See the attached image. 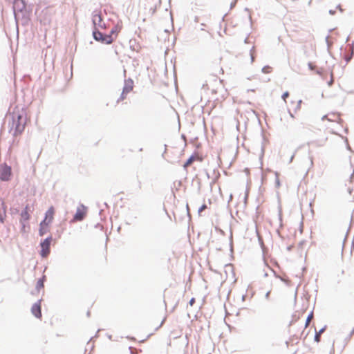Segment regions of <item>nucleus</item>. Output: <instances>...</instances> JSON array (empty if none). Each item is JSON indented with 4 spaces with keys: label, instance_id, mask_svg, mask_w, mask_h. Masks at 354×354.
Instances as JSON below:
<instances>
[{
    "label": "nucleus",
    "instance_id": "nucleus-1",
    "mask_svg": "<svg viewBox=\"0 0 354 354\" xmlns=\"http://www.w3.org/2000/svg\"><path fill=\"white\" fill-rule=\"evenodd\" d=\"M28 122L26 111L24 109H15L12 113V128L14 135H20L25 129Z\"/></svg>",
    "mask_w": 354,
    "mask_h": 354
},
{
    "label": "nucleus",
    "instance_id": "nucleus-2",
    "mask_svg": "<svg viewBox=\"0 0 354 354\" xmlns=\"http://www.w3.org/2000/svg\"><path fill=\"white\" fill-rule=\"evenodd\" d=\"M304 313V311H296L293 314L292 320L290 321V322L289 324V332L290 333H299L301 335L304 332V330L308 326L310 322L313 319V312H310V313L308 315L304 326H303V324H301V326L297 330L295 329V325L299 322L300 317L303 315Z\"/></svg>",
    "mask_w": 354,
    "mask_h": 354
},
{
    "label": "nucleus",
    "instance_id": "nucleus-3",
    "mask_svg": "<svg viewBox=\"0 0 354 354\" xmlns=\"http://www.w3.org/2000/svg\"><path fill=\"white\" fill-rule=\"evenodd\" d=\"M93 37L96 41L106 44H111L114 41V37L112 35H103L100 31H94Z\"/></svg>",
    "mask_w": 354,
    "mask_h": 354
},
{
    "label": "nucleus",
    "instance_id": "nucleus-4",
    "mask_svg": "<svg viewBox=\"0 0 354 354\" xmlns=\"http://www.w3.org/2000/svg\"><path fill=\"white\" fill-rule=\"evenodd\" d=\"M30 201V203H27L24 209L21 213V222L27 221L30 219L29 212H32L36 200L35 198H32Z\"/></svg>",
    "mask_w": 354,
    "mask_h": 354
},
{
    "label": "nucleus",
    "instance_id": "nucleus-5",
    "mask_svg": "<svg viewBox=\"0 0 354 354\" xmlns=\"http://www.w3.org/2000/svg\"><path fill=\"white\" fill-rule=\"evenodd\" d=\"M11 174L10 167L5 164H0V180L8 181L10 180Z\"/></svg>",
    "mask_w": 354,
    "mask_h": 354
},
{
    "label": "nucleus",
    "instance_id": "nucleus-6",
    "mask_svg": "<svg viewBox=\"0 0 354 354\" xmlns=\"http://www.w3.org/2000/svg\"><path fill=\"white\" fill-rule=\"evenodd\" d=\"M52 237L49 236L46 238L41 243V255L44 257H47L50 253V245L52 242Z\"/></svg>",
    "mask_w": 354,
    "mask_h": 354
},
{
    "label": "nucleus",
    "instance_id": "nucleus-7",
    "mask_svg": "<svg viewBox=\"0 0 354 354\" xmlns=\"http://www.w3.org/2000/svg\"><path fill=\"white\" fill-rule=\"evenodd\" d=\"M322 121L328 120L332 122L339 123L341 121V116L339 113L337 112H331L328 114L324 115L322 118Z\"/></svg>",
    "mask_w": 354,
    "mask_h": 354
},
{
    "label": "nucleus",
    "instance_id": "nucleus-8",
    "mask_svg": "<svg viewBox=\"0 0 354 354\" xmlns=\"http://www.w3.org/2000/svg\"><path fill=\"white\" fill-rule=\"evenodd\" d=\"M87 209L84 205L77 207L75 214L74 215L73 220L75 221H82L86 215Z\"/></svg>",
    "mask_w": 354,
    "mask_h": 354
},
{
    "label": "nucleus",
    "instance_id": "nucleus-9",
    "mask_svg": "<svg viewBox=\"0 0 354 354\" xmlns=\"http://www.w3.org/2000/svg\"><path fill=\"white\" fill-rule=\"evenodd\" d=\"M55 208L51 206L48 208L45 214L44 219L42 221L44 223L50 224L54 218Z\"/></svg>",
    "mask_w": 354,
    "mask_h": 354
},
{
    "label": "nucleus",
    "instance_id": "nucleus-10",
    "mask_svg": "<svg viewBox=\"0 0 354 354\" xmlns=\"http://www.w3.org/2000/svg\"><path fill=\"white\" fill-rule=\"evenodd\" d=\"M31 312L37 318L41 317V301H39L38 302L33 304L31 308Z\"/></svg>",
    "mask_w": 354,
    "mask_h": 354
},
{
    "label": "nucleus",
    "instance_id": "nucleus-11",
    "mask_svg": "<svg viewBox=\"0 0 354 354\" xmlns=\"http://www.w3.org/2000/svg\"><path fill=\"white\" fill-rule=\"evenodd\" d=\"M122 28V22L121 21H120L111 30L110 34L109 35H112V37H114V40H115L117 38L118 33L121 31Z\"/></svg>",
    "mask_w": 354,
    "mask_h": 354
},
{
    "label": "nucleus",
    "instance_id": "nucleus-12",
    "mask_svg": "<svg viewBox=\"0 0 354 354\" xmlns=\"http://www.w3.org/2000/svg\"><path fill=\"white\" fill-rule=\"evenodd\" d=\"M196 160L201 161L202 159L198 155H192L183 165L184 169H187Z\"/></svg>",
    "mask_w": 354,
    "mask_h": 354
},
{
    "label": "nucleus",
    "instance_id": "nucleus-13",
    "mask_svg": "<svg viewBox=\"0 0 354 354\" xmlns=\"http://www.w3.org/2000/svg\"><path fill=\"white\" fill-rule=\"evenodd\" d=\"M49 225L48 223H44L43 221L41 222L39 225V235L44 236L49 231Z\"/></svg>",
    "mask_w": 354,
    "mask_h": 354
},
{
    "label": "nucleus",
    "instance_id": "nucleus-14",
    "mask_svg": "<svg viewBox=\"0 0 354 354\" xmlns=\"http://www.w3.org/2000/svg\"><path fill=\"white\" fill-rule=\"evenodd\" d=\"M133 88V83L132 81H128L125 82V85L122 89L124 91V93H130Z\"/></svg>",
    "mask_w": 354,
    "mask_h": 354
},
{
    "label": "nucleus",
    "instance_id": "nucleus-15",
    "mask_svg": "<svg viewBox=\"0 0 354 354\" xmlns=\"http://www.w3.org/2000/svg\"><path fill=\"white\" fill-rule=\"evenodd\" d=\"M301 102H302V101L301 100H296V101H292L291 102L292 109H293V111L295 112H297L299 110H300Z\"/></svg>",
    "mask_w": 354,
    "mask_h": 354
},
{
    "label": "nucleus",
    "instance_id": "nucleus-16",
    "mask_svg": "<svg viewBox=\"0 0 354 354\" xmlns=\"http://www.w3.org/2000/svg\"><path fill=\"white\" fill-rule=\"evenodd\" d=\"M47 15H49V16H50V15H49V13H48V8H46V9L43 10L41 12V14H40V15H39L41 22H42V21H44V22L45 21H46V20H47V19H46V17H46V16H47ZM48 21H50V17L48 19Z\"/></svg>",
    "mask_w": 354,
    "mask_h": 354
},
{
    "label": "nucleus",
    "instance_id": "nucleus-17",
    "mask_svg": "<svg viewBox=\"0 0 354 354\" xmlns=\"http://www.w3.org/2000/svg\"><path fill=\"white\" fill-rule=\"evenodd\" d=\"M45 280V276H43L42 278L39 279L37 282L36 288L38 292H39L41 290H42L44 287V282Z\"/></svg>",
    "mask_w": 354,
    "mask_h": 354
},
{
    "label": "nucleus",
    "instance_id": "nucleus-18",
    "mask_svg": "<svg viewBox=\"0 0 354 354\" xmlns=\"http://www.w3.org/2000/svg\"><path fill=\"white\" fill-rule=\"evenodd\" d=\"M6 214V207L4 202L2 201H0V217H1L3 215H5Z\"/></svg>",
    "mask_w": 354,
    "mask_h": 354
},
{
    "label": "nucleus",
    "instance_id": "nucleus-19",
    "mask_svg": "<svg viewBox=\"0 0 354 354\" xmlns=\"http://www.w3.org/2000/svg\"><path fill=\"white\" fill-rule=\"evenodd\" d=\"M127 95H128V94L127 93H124V91H122V93L120 95V97L118 100V102L123 101L124 100H125L127 97Z\"/></svg>",
    "mask_w": 354,
    "mask_h": 354
},
{
    "label": "nucleus",
    "instance_id": "nucleus-20",
    "mask_svg": "<svg viewBox=\"0 0 354 354\" xmlns=\"http://www.w3.org/2000/svg\"><path fill=\"white\" fill-rule=\"evenodd\" d=\"M272 67L269 66H266L265 67L263 68L262 69V71L264 73H270L272 72Z\"/></svg>",
    "mask_w": 354,
    "mask_h": 354
},
{
    "label": "nucleus",
    "instance_id": "nucleus-21",
    "mask_svg": "<svg viewBox=\"0 0 354 354\" xmlns=\"http://www.w3.org/2000/svg\"><path fill=\"white\" fill-rule=\"evenodd\" d=\"M251 62H253L254 60V48L253 47L250 50Z\"/></svg>",
    "mask_w": 354,
    "mask_h": 354
},
{
    "label": "nucleus",
    "instance_id": "nucleus-22",
    "mask_svg": "<svg viewBox=\"0 0 354 354\" xmlns=\"http://www.w3.org/2000/svg\"><path fill=\"white\" fill-rule=\"evenodd\" d=\"M333 82H334L333 73H330V81L328 82V85L329 86H332V85H333Z\"/></svg>",
    "mask_w": 354,
    "mask_h": 354
},
{
    "label": "nucleus",
    "instance_id": "nucleus-23",
    "mask_svg": "<svg viewBox=\"0 0 354 354\" xmlns=\"http://www.w3.org/2000/svg\"><path fill=\"white\" fill-rule=\"evenodd\" d=\"M207 207L206 205H203L198 209V214H201L203 211L207 209Z\"/></svg>",
    "mask_w": 354,
    "mask_h": 354
},
{
    "label": "nucleus",
    "instance_id": "nucleus-24",
    "mask_svg": "<svg viewBox=\"0 0 354 354\" xmlns=\"http://www.w3.org/2000/svg\"><path fill=\"white\" fill-rule=\"evenodd\" d=\"M223 73H224V71H223V68L221 66H219L218 69V71H217V73L218 75H223Z\"/></svg>",
    "mask_w": 354,
    "mask_h": 354
},
{
    "label": "nucleus",
    "instance_id": "nucleus-25",
    "mask_svg": "<svg viewBox=\"0 0 354 354\" xmlns=\"http://www.w3.org/2000/svg\"><path fill=\"white\" fill-rule=\"evenodd\" d=\"M289 96V93L288 92H285L283 95H282V98L284 101L286 100V98Z\"/></svg>",
    "mask_w": 354,
    "mask_h": 354
},
{
    "label": "nucleus",
    "instance_id": "nucleus-26",
    "mask_svg": "<svg viewBox=\"0 0 354 354\" xmlns=\"http://www.w3.org/2000/svg\"><path fill=\"white\" fill-rule=\"evenodd\" d=\"M195 304V299L192 298L189 302L190 306H192Z\"/></svg>",
    "mask_w": 354,
    "mask_h": 354
},
{
    "label": "nucleus",
    "instance_id": "nucleus-27",
    "mask_svg": "<svg viewBox=\"0 0 354 354\" xmlns=\"http://www.w3.org/2000/svg\"><path fill=\"white\" fill-rule=\"evenodd\" d=\"M320 339V335L319 333H317L315 337V339L316 342H319Z\"/></svg>",
    "mask_w": 354,
    "mask_h": 354
},
{
    "label": "nucleus",
    "instance_id": "nucleus-28",
    "mask_svg": "<svg viewBox=\"0 0 354 354\" xmlns=\"http://www.w3.org/2000/svg\"><path fill=\"white\" fill-rule=\"evenodd\" d=\"M165 320H166V317L163 318V319L162 320V322H161V323H160V326H161L164 324V322H165Z\"/></svg>",
    "mask_w": 354,
    "mask_h": 354
},
{
    "label": "nucleus",
    "instance_id": "nucleus-29",
    "mask_svg": "<svg viewBox=\"0 0 354 354\" xmlns=\"http://www.w3.org/2000/svg\"><path fill=\"white\" fill-rule=\"evenodd\" d=\"M187 211H189V205H188V204H187Z\"/></svg>",
    "mask_w": 354,
    "mask_h": 354
},
{
    "label": "nucleus",
    "instance_id": "nucleus-30",
    "mask_svg": "<svg viewBox=\"0 0 354 354\" xmlns=\"http://www.w3.org/2000/svg\"><path fill=\"white\" fill-rule=\"evenodd\" d=\"M323 329H322L321 330H319V332L318 333H319V335H321V333L323 332Z\"/></svg>",
    "mask_w": 354,
    "mask_h": 354
}]
</instances>
